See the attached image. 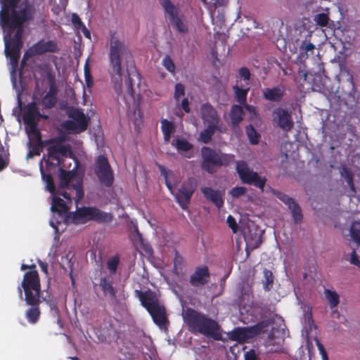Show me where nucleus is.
Listing matches in <instances>:
<instances>
[{
  "label": "nucleus",
  "instance_id": "nucleus-53",
  "mask_svg": "<svg viewBox=\"0 0 360 360\" xmlns=\"http://www.w3.org/2000/svg\"><path fill=\"white\" fill-rule=\"evenodd\" d=\"M246 191H247L245 187L236 186V187L233 188L230 191L229 193L233 198H238L242 195H244L245 194Z\"/></svg>",
  "mask_w": 360,
  "mask_h": 360
},
{
  "label": "nucleus",
  "instance_id": "nucleus-62",
  "mask_svg": "<svg viewBox=\"0 0 360 360\" xmlns=\"http://www.w3.org/2000/svg\"><path fill=\"white\" fill-rule=\"evenodd\" d=\"M349 261L351 264L356 265V266L360 268V260L354 250L351 253Z\"/></svg>",
  "mask_w": 360,
  "mask_h": 360
},
{
  "label": "nucleus",
  "instance_id": "nucleus-14",
  "mask_svg": "<svg viewBox=\"0 0 360 360\" xmlns=\"http://www.w3.org/2000/svg\"><path fill=\"white\" fill-rule=\"evenodd\" d=\"M274 124L285 132L290 131L295 125L292 112L287 109L277 107L272 112Z\"/></svg>",
  "mask_w": 360,
  "mask_h": 360
},
{
  "label": "nucleus",
  "instance_id": "nucleus-16",
  "mask_svg": "<svg viewBox=\"0 0 360 360\" xmlns=\"http://www.w3.org/2000/svg\"><path fill=\"white\" fill-rule=\"evenodd\" d=\"M200 117L206 126L221 129L220 117L217 110L210 103H205L200 105Z\"/></svg>",
  "mask_w": 360,
  "mask_h": 360
},
{
  "label": "nucleus",
  "instance_id": "nucleus-22",
  "mask_svg": "<svg viewBox=\"0 0 360 360\" xmlns=\"http://www.w3.org/2000/svg\"><path fill=\"white\" fill-rule=\"evenodd\" d=\"M285 95V89L283 86H276L272 88H265L262 90L263 98L269 101L279 103Z\"/></svg>",
  "mask_w": 360,
  "mask_h": 360
},
{
  "label": "nucleus",
  "instance_id": "nucleus-60",
  "mask_svg": "<svg viewBox=\"0 0 360 360\" xmlns=\"http://www.w3.org/2000/svg\"><path fill=\"white\" fill-rule=\"evenodd\" d=\"M72 23L73 25L77 28L79 29L82 26H83L84 24L82 21L81 18L77 13H72V18H71Z\"/></svg>",
  "mask_w": 360,
  "mask_h": 360
},
{
  "label": "nucleus",
  "instance_id": "nucleus-64",
  "mask_svg": "<svg viewBox=\"0 0 360 360\" xmlns=\"http://www.w3.org/2000/svg\"><path fill=\"white\" fill-rule=\"evenodd\" d=\"M32 135L33 136V139L36 141L37 146L43 147V141L41 140V134L39 130Z\"/></svg>",
  "mask_w": 360,
  "mask_h": 360
},
{
  "label": "nucleus",
  "instance_id": "nucleus-42",
  "mask_svg": "<svg viewBox=\"0 0 360 360\" xmlns=\"http://www.w3.org/2000/svg\"><path fill=\"white\" fill-rule=\"evenodd\" d=\"M39 69L41 72H44L46 74L49 86L51 85H57L56 75L54 72H53L51 68L48 65H39Z\"/></svg>",
  "mask_w": 360,
  "mask_h": 360
},
{
  "label": "nucleus",
  "instance_id": "nucleus-52",
  "mask_svg": "<svg viewBox=\"0 0 360 360\" xmlns=\"http://www.w3.org/2000/svg\"><path fill=\"white\" fill-rule=\"evenodd\" d=\"M43 178L46 183V186H47L48 191L51 194H54L56 193V186H55L53 179L51 174H43Z\"/></svg>",
  "mask_w": 360,
  "mask_h": 360
},
{
  "label": "nucleus",
  "instance_id": "nucleus-45",
  "mask_svg": "<svg viewBox=\"0 0 360 360\" xmlns=\"http://www.w3.org/2000/svg\"><path fill=\"white\" fill-rule=\"evenodd\" d=\"M174 144L178 151L189 152L193 148V145L185 139H176Z\"/></svg>",
  "mask_w": 360,
  "mask_h": 360
},
{
  "label": "nucleus",
  "instance_id": "nucleus-61",
  "mask_svg": "<svg viewBox=\"0 0 360 360\" xmlns=\"http://www.w3.org/2000/svg\"><path fill=\"white\" fill-rule=\"evenodd\" d=\"M245 360H260L256 352L254 349H250L244 355Z\"/></svg>",
  "mask_w": 360,
  "mask_h": 360
},
{
  "label": "nucleus",
  "instance_id": "nucleus-57",
  "mask_svg": "<svg viewBox=\"0 0 360 360\" xmlns=\"http://www.w3.org/2000/svg\"><path fill=\"white\" fill-rule=\"evenodd\" d=\"M238 75L240 78H242L244 81L249 82L251 78V73L250 70L246 67H243L238 70Z\"/></svg>",
  "mask_w": 360,
  "mask_h": 360
},
{
  "label": "nucleus",
  "instance_id": "nucleus-56",
  "mask_svg": "<svg viewBox=\"0 0 360 360\" xmlns=\"http://www.w3.org/2000/svg\"><path fill=\"white\" fill-rule=\"evenodd\" d=\"M244 107L246 109V110L249 112L250 114V120H253L255 119L259 118V113L257 112L255 106L249 104H245Z\"/></svg>",
  "mask_w": 360,
  "mask_h": 360
},
{
  "label": "nucleus",
  "instance_id": "nucleus-41",
  "mask_svg": "<svg viewBox=\"0 0 360 360\" xmlns=\"http://www.w3.org/2000/svg\"><path fill=\"white\" fill-rule=\"evenodd\" d=\"M39 69L41 72H44L46 74L49 86L51 85H57L56 75L54 72H53L51 68L48 65H39Z\"/></svg>",
  "mask_w": 360,
  "mask_h": 360
},
{
  "label": "nucleus",
  "instance_id": "nucleus-38",
  "mask_svg": "<svg viewBox=\"0 0 360 360\" xmlns=\"http://www.w3.org/2000/svg\"><path fill=\"white\" fill-rule=\"evenodd\" d=\"M158 167L161 175L164 177L166 186L173 193V186L169 181V177L174 175L173 172L162 165H158Z\"/></svg>",
  "mask_w": 360,
  "mask_h": 360
},
{
  "label": "nucleus",
  "instance_id": "nucleus-49",
  "mask_svg": "<svg viewBox=\"0 0 360 360\" xmlns=\"http://www.w3.org/2000/svg\"><path fill=\"white\" fill-rule=\"evenodd\" d=\"M85 83L88 88H91L94 85V79L91 74V69L89 64V60L85 63L84 67Z\"/></svg>",
  "mask_w": 360,
  "mask_h": 360
},
{
  "label": "nucleus",
  "instance_id": "nucleus-25",
  "mask_svg": "<svg viewBox=\"0 0 360 360\" xmlns=\"http://www.w3.org/2000/svg\"><path fill=\"white\" fill-rule=\"evenodd\" d=\"M37 117L42 116L40 115L38 109L37 108L36 103L34 102H32L27 104L25 107L22 115L24 123L37 121Z\"/></svg>",
  "mask_w": 360,
  "mask_h": 360
},
{
  "label": "nucleus",
  "instance_id": "nucleus-28",
  "mask_svg": "<svg viewBox=\"0 0 360 360\" xmlns=\"http://www.w3.org/2000/svg\"><path fill=\"white\" fill-rule=\"evenodd\" d=\"M262 231L255 230L252 233V230L249 228L248 231L245 233L244 238L248 243H250L253 248H258L262 243Z\"/></svg>",
  "mask_w": 360,
  "mask_h": 360
},
{
  "label": "nucleus",
  "instance_id": "nucleus-1",
  "mask_svg": "<svg viewBox=\"0 0 360 360\" xmlns=\"http://www.w3.org/2000/svg\"><path fill=\"white\" fill-rule=\"evenodd\" d=\"M20 0H0L1 9L0 11V21L4 25L8 22L12 27L24 25L25 22L32 21L36 14V7L33 1Z\"/></svg>",
  "mask_w": 360,
  "mask_h": 360
},
{
  "label": "nucleus",
  "instance_id": "nucleus-58",
  "mask_svg": "<svg viewBox=\"0 0 360 360\" xmlns=\"http://www.w3.org/2000/svg\"><path fill=\"white\" fill-rule=\"evenodd\" d=\"M226 222L228 226L231 229L233 232L236 233L238 231V225L235 218L232 215H229L227 217Z\"/></svg>",
  "mask_w": 360,
  "mask_h": 360
},
{
  "label": "nucleus",
  "instance_id": "nucleus-32",
  "mask_svg": "<svg viewBox=\"0 0 360 360\" xmlns=\"http://www.w3.org/2000/svg\"><path fill=\"white\" fill-rule=\"evenodd\" d=\"M161 129L165 141L168 142L171 139L172 134L175 131L174 123L167 119H162L161 121Z\"/></svg>",
  "mask_w": 360,
  "mask_h": 360
},
{
  "label": "nucleus",
  "instance_id": "nucleus-30",
  "mask_svg": "<svg viewBox=\"0 0 360 360\" xmlns=\"http://www.w3.org/2000/svg\"><path fill=\"white\" fill-rule=\"evenodd\" d=\"M220 131V128L206 126L205 129L200 131L199 134V140L202 143L207 144L212 141V136L214 135L215 132Z\"/></svg>",
  "mask_w": 360,
  "mask_h": 360
},
{
  "label": "nucleus",
  "instance_id": "nucleus-33",
  "mask_svg": "<svg viewBox=\"0 0 360 360\" xmlns=\"http://www.w3.org/2000/svg\"><path fill=\"white\" fill-rule=\"evenodd\" d=\"M315 45L311 42H307L306 41H302L300 46V54L299 58L301 59H306L309 55L313 56L314 54Z\"/></svg>",
  "mask_w": 360,
  "mask_h": 360
},
{
  "label": "nucleus",
  "instance_id": "nucleus-37",
  "mask_svg": "<svg viewBox=\"0 0 360 360\" xmlns=\"http://www.w3.org/2000/svg\"><path fill=\"white\" fill-rule=\"evenodd\" d=\"M324 294L331 309L338 306L340 302V296L335 291L326 289Z\"/></svg>",
  "mask_w": 360,
  "mask_h": 360
},
{
  "label": "nucleus",
  "instance_id": "nucleus-54",
  "mask_svg": "<svg viewBox=\"0 0 360 360\" xmlns=\"http://www.w3.org/2000/svg\"><path fill=\"white\" fill-rule=\"evenodd\" d=\"M162 63L167 70H168L169 72H172V73L174 72L175 65H174L173 60L169 56H166L163 58Z\"/></svg>",
  "mask_w": 360,
  "mask_h": 360
},
{
  "label": "nucleus",
  "instance_id": "nucleus-47",
  "mask_svg": "<svg viewBox=\"0 0 360 360\" xmlns=\"http://www.w3.org/2000/svg\"><path fill=\"white\" fill-rule=\"evenodd\" d=\"M349 231L352 239L356 243H360V221L352 222Z\"/></svg>",
  "mask_w": 360,
  "mask_h": 360
},
{
  "label": "nucleus",
  "instance_id": "nucleus-12",
  "mask_svg": "<svg viewBox=\"0 0 360 360\" xmlns=\"http://www.w3.org/2000/svg\"><path fill=\"white\" fill-rule=\"evenodd\" d=\"M165 13L169 15V19L174 27L179 32L186 34L188 32V25L178 17L179 8L171 0H158Z\"/></svg>",
  "mask_w": 360,
  "mask_h": 360
},
{
  "label": "nucleus",
  "instance_id": "nucleus-3",
  "mask_svg": "<svg viewBox=\"0 0 360 360\" xmlns=\"http://www.w3.org/2000/svg\"><path fill=\"white\" fill-rule=\"evenodd\" d=\"M131 54L123 41L119 40L114 34L111 36L109 47L110 74L112 82L117 94H121L122 82V63L131 58Z\"/></svg>",
  "mask_w": 360,
  "mask_h": 360
},
{
  "label": "nucleus",
  "instance_id": "nucleus-13",
  "mask_svg": "<svg viewBox=\"0 0 360 360\" xmlns=\"http://www.w3.org/2000/svg\"><path fill=\"white\" fill-rule=\"evenodd\" d=\"M30 271L25 272L21 285L18 287L19 297L22 300V290H32V288H34L35 290H41V283L39 273L36 269V265H29Z\"/></svg>",
  "mask_w": 360,
  "mask_h": 360
},
{
  "label": "nucleus",
  "instance_id": "nucleus-2",
  "mask_svg": "<svg viewBox=\"0 0 360 360\" xmlns=\"http://www.w3.org/2000/svg\"><path fill=\"white\" fill-rule=\"evenodd\" d=\"M183 318L189 331L193 334H200L215 340H221L219 323L205 313L188 307L184 311Z\"/></svg>",
  "mask_w": 360,
  "mask_h": 360
},
{
  "label": "nucleus",
  "instance_id": "nucleus-9",
  "mask_svg": "<svg viewBox=\"0 0 360 360\" xmlns=\"http://www.w3.org/2000/svg\"><path fill=\"white\" fill-rule=\"evenodd\" d=\"M68 115L71 120H66L62 124L65 131L72 134H79L86 130L88 119L82 110L72 108Z\"/></svg>",
  "mask_w": 360,
  "mask_h": 360
},
{
  "label": "nucleus",
  "instance_id": "nucleus-55",
  "mask_svg": "<svg viewBox=\"0 0 360 360\" xmlns=\"http://www.w3.org/2000/svg\"><path fill=\"white\" fill-rule=\"evenodd\" d=\"M185 95V87L181 83H177L175 85V91L174 98L176 101H179L181 96Z\"/></svg>",
  "mask_w": 360,
  "mask_h": 360
},
{
  "label": "nucleus",
  "instance_id": "nucleus-40",
  "mask_svg": "<svg viewBox=\"0 0 360 360\" xmlns=\"http://www.w3.org/2000/svg\"><path fill=\"white\" fill-rule=\"evenodd\" d=\"M245 133L252 144L256 145L259 143L260 134L252 124H249L246 127Z\"/></svg>",
  "mask_w": 360,
  "mask_h": 360
},
{
  "label": "nucleus",
  "instance_id": "nucleus-35",
  "mask_svg": "<svg viewBox=\"0 0 360 360\" xmlns=\"http://www.w3.org/2000/svg\"><path fill=\"white\" fill-rule=\"evenodd\" d=\"M233 89L235 93L236 101L239 103L241 105H245V104H247V96L250 90V88L248 87L246 89H243L237 85H235L233 86Z\"/></svg>",
  "mask_w": 360,
  "mask_h": 360
},
{
  "label": "nucleus",
  "instance_id": "nucleus-29",
  "mask_svg": "<svg viewBox=\"0 0 360 360\" xmlns=\"http://www.w3.org/2000/svg\"><path fill=\"white\" fill-rule=\"evenodd\" d=\"M340 174L341 176L345 180L350 190L353 193H356L355 186L354 183V174L352 171L348 168L345 165H342Z\"/></svg>",
  "mask_w": 360,
  "mask_h": 360
},
{
  "label": "nucleus",
  "instance_id": "nucleus-44",
  "mask_svg": "<svg viewBox=\"0 0 360 360\" xmlns=\"http://www.w3.org/2000/svg\"><path fill=\"white\" fill-rule=\"evenodd\" d=\"M180 188L193 196L194 192L196 190L195 180L193 178L188 179L186 181L182 183Z\"/></svg>",
  "mask_w": 360,
  "mask_h": 360
},
{
  "label": "nucleus",
  "instance_id": "nucleus-24",
  "mask_svg": "<svg viewBox=\"0 0 360 360\" xmlns=\"http://www.w3.org/2000/svg\"><path fill=\"white\" fill-rule=\"evenodd\" d=\"M229 115L232 127H238L245 115V112L241 105H233L231 108Z\"/></svg>",
  "mask_w": 360,
  "mask_h": 360
},
{
  "label": "nucleus",
  "instance_id": "nucleus-17",
  "mask_svg": "<svg viewBox=\"0 0 360 360\" xmlns=\"http://www.w3.org/2000/svg\"><path fill=\"white\" fill-rule=\"evenodd\" d=\"M210 273L206 265L195 267L194 271L190 276L189 283L193 288H202L209 283Z\"/></svg>",
  "mask_w": 360,
  "mask_h": 360
},
{
  "label": "nucleus",
  "instance_id": "nucleus-4",
  "mask_svg": "<svg viewBox=\"0 0 360 360\" xmlns=\"http://www.w3.org/2000/svg\"><path fill=\"white\" fill-rule=\"evenodd\" d=\"M1 25L5 33L6 55L10 58L12 65L17 66L20 56V49L22 46L23 25L13 27L11 22L4 25V22H1Z\"/></svg>",
  "mask_w": 360,
  "mask_h": 360
},
{
  "label": "nucleus",
  "instance_id": "nucleus-21",
  "mask_svg": "<svg viewBox=\"0 0 360 360\" xmlns=\"http://www.w3.org/2000/svg\"><path fill=\"white\" fill-rule=\"evenodd\" d=\"M151 316L153 322L160 328L167 329L169 326V320L167 316L166 309L162 304L148 311Z\"/></svg>",
  "mask_w": 360,
  "mask_h": 360
},
{
  "label": "nucleus",
  "instance_id": "nucleus-5",
  "mask_svg": "<svg viewBox=\"0 0 360 360\" xmlns=\"http://www.w3.org/2000/svg\"><path fill=\"white\" fill-rule=\"evenodd\" d=\"M75 176V173L73 171L60 169L58 188L56 193L58 195H62L70 203L72 200L77 203L79 202L84 195L82 179L77 181L75 184H70Z\"/></svg>",
  "mask_w": 360,
  "mask_h": 360
},
{
  "label": "nucleus",
  "instance_id": "nucleus-36",
  "mask_svg": "<svg viewBox=\"0 0 360 360\" xmlns=\"http://www.w3.org/2000/svg\"><path fill=\"white\" fill-rule=\"evenodd\" d=\"M264 279L262 280L263 288L266 292L269 291L273 288L274 276L271 270L264 269L263 271Z\"/></svg>",
  "mask_w": 360,
  "mask_h": 360
},
{
  "label": "nucleus",
  "instance_id": "nucleus-6",
  "mask_svg": "<svg viewBox=\"0 0 360 360\" xmlns=\"http://www.w3.org/2000/svg\"><path fill=\"white\" fill-rule=\"evenodd\" d=\"M77 209L75 212H70L68 218L75 224H84L93 221L98 224H106L112 220L111 213L105 212L95 206H83L78 207V203L75 202Z\"/></svg>",
  "mask_w": 360,
  "mask_h": 360
},
{
  "label": "nucleus",
  "instance_id": "nucleus-23",
  "mask_svg": "<svg viewBox=\"0 0 360 360\" xmlns=\"http://www.w3.org/2000/svg\"><path fill=\"white\" fill-rule=\"evenodd\" d=\"M99 285L105 296L108 295L112 300L116 298V290L112 285V278L110 276L101 278Z\"/></svg>",
  "mask_w": 360,
  "mask_h": 360
},
{
  "label": "nucleus",
  "instance_id": "nucleus-7",
  "mask_svg": "<svg viewBox=\"0 0 360 360\" xmlns=\"http://www.w3.org/2000/svg\"><path fill=\"white\" fill-rule=\"evenodd\" d=\"M202 169L209 174H214L217 169L228 166L234 161V155L226 153L219 154L215 150L203 146L201 148Z\"/></svg>",
  "mask_w": 360,
  "mask_h": 360
},
{
  "label": "nucleus",
  "instance_id": "nucleus-63",
  "mask_svg": "<svg viewBox=\"0 0 360 360\" xmlns=\"http://www.w3.org/2000/svg\"><path fill=\"white\" fill-rule=\"evenodd\" d=\"M25 124L28 126V132L30 134H34L35 132L39 131V129H37V121L26 122L25 123Z\"/></svg>",
  "mask_w": 360,
  "mask_h": 360
},
{
  "label": "nucleus",
  "instance_id": "nucleus-27",
  "mask_svg": "<svg viewBox=\"0 0 360 360\" xmlns=\"http://www.w3.org/2000/svg\"><path fill=\"white\" fill-rule=\"evenodd\" d=\"M69 150V147L60 144L49 146L47 149L48 156L52 160L59 161L60 155H65L66 153Z\"/></svg>",
  "mask_w": 360,
  "mask_h": 360
},
{
  "label": "nucleus",
  "instance_id": "nucleus-46",
  "mask_svg": "<svg viewBox=\"0 0 360 360\" xmlns=\"http://www.w3.org/2000/svg\"><path fill=\"white\" fill-rule=\"evenodd\" d=\"M41 103L44 108L51 109L57 103V96L46 94L41 99Z\"/></svg>",
  "mask_w": 360,
  "mask_h": 360
},
{
  "label": "nucleus",
  "instance_id": "nucleus-59",
  "mask_svg": "<svg viewBox=\"0 0 360 360\" xmlns=\"http://www.w3.org/2000/svg\"><path fill=\"white\" fill-rule=\"evenodd\" d=\"M184 262V257L175 250V255L174 258V265L175 268H180Z\"/></svg>",
  "mask_w": 360,
  "mask_h": 360
},
{
  "label": "nucleus",
  "instance_id": "nucleus-43",
  "mask_svg": "<svg viewBox=\"0 0 360 360\" xmlns=\"http://www.w3.org/2000/svg\"><path fill=\"white\" fill-rule=\"evenodd\" d=\"M180 188L193 196L194 192L196 190L195 180L193 178L188 179L186 181L182 183Z\"/></svg>",
  "mask_w": 360,
  "mask_h": 360
},
{
  "label": "nucleus",
  "instance_id": "nucleus-8",
  "mask_svg": "<svg viewBox=\"0 0 360 360\" xmlns=\"http://www.w3.org/2000/svg\"><path fill=\"white\" fill-rule=\"evenodd\" d=\"M32 290H22L25 293L24 300L30 308L25 311V318L30 323H36L40 317L41 311L39 309L40 304L46 300V297H41V290H35L34 288H32Z\"/></svg>",
  "mask_w": 360,
  "mask_h": 360
},
{
  "label": "nucleus",
  "instance_id": "nucleus-39",
  "mask_svg": "<svg viewBox=\"0 0 360 360\" xmlns=\"http://www.w3.org/2000/svg\"><path fill=\"white\" fill-rule=\"evenodd\" d=\"M290 210L292 218L295 224H300L303 219L302 210L300 205L295 201L291 205L288 207Z\"/></svg>",
  "mask_w": 360,
  "mask_h": 360
},
{
  "label": "nucleus",
  "instance_id": "nucleus-18",
  "mask_svg": "<svg viewBox=\"0 0 360 360\" xmlns=\"http://www.w3.org/2000/svg\"><path fill=\"white\" fill-rule=\"evenodd\" d=\"M135 295L139 299L141 305L147 311L160 304L157 293L150 289L146 291L136 290Z\"/></svg>",
  "mask_w": 360,
  "mask_h": 360
},
{
  "label": "nucleus",
  "instance_id": "nucleus-11",
  "mask_svg": "<svg viewBox=\"0 0 360 360\" xmlns=\"http://www.w3.org/2000/svg\"><path fill=\"white\" fill-rule=\"evenodd\" d=\"M236 171L243 183L264 190L266 179L260 176L256 172L250 170L245 161L236 162Z\"/></svg>",
  "mask_w": 360,
  "mask_h": 360
},
{
  "label": "nucleus",
  "instance_id": "nucleus-10",
  "mask_svg": "<svg viewBox=\"0 0 360 360\" xmlns=\"http://www.w3.org/2000/svg\"><path fill=\"white\" fill-rule=\"evenodd\" d=\"M94 173L99 182L106 188H110L114 184V173L108 158L98 155L95 161Z\"/></svg>",
  "mask_w": 360,
  "mask_h": 360
},
{
  "label": "nucleus",
  "instance_id": "nucleus-26",
  "mask_svg": "<svg viewBox=\"0 0 360 360\" xmlns=\"http://www.w3.org/2000/svg\"><path fill=\"white\" fill-rule=\"evenodd\" d=\"M59 196H54L51 203V210L53 212H57L60 214H65L70 210L69 205H71L68 200L65 202L63 199Z\"/></svg>",
  "mask_w": 360,
  "mask_h": 360
},
{
  "label": "nucleus",
  "instance_id": "nucleus-50",
  "mask_svg": "<svg viewBox=\"0 0 360 360\" xmlns=\"http://www.w3.org/2000/svg\"><path fill=\"white\" fill-rule=\"evenodd\" d=\"M314 20L316 22V25L321 27L327 26L330 20L328 15L325 13H321L316 15L314 16Z\"/></svg>",
  "mask_w": 360,
  "mask_h": 360
},
{
  "label": "nucleus",
  "instance_id": "nucleus-19",
  "mask_svg": "<svg viewBox=\"0 0 360 360\" xmlns=\"http://www.w3.org/2000/svg\"><path fill=\"white\" fill-rule=\"evenodd\" d=\"M257 332L255 328L237 327L229 333V338L233 341L244 343L253 338Z\"/></svg>",
  "mask_w": 360,
  "mask_h": 360
},
{
  "label": "nucleus",
  "instance_id": "nucleus-34",
  "mask_svg": "<svg viewBox=\"0 0 360 360\" xmlns=\"http://www.w3.org/2000/svg\"><path fill=\"white\" fill-rule=\"evenodd\" d=\"M126 92L124 95V99L127 104H130L131 102H135V92L133 88V82L130 75H128V79L125 82Z\"/></svg>",
  "mask_w": 360,
  "mask_h": 360
},
{
  "label": "nucleus",
  "instance_id": "nucleus-31",
  "mask_svg": "<svg viewBox=\"0 0 360 360\" xmlns=\"http://www.w3.org/2000/svg\"><path fill=\"white\" fill-rule=\"evenodd\" d=\"M175 199L176 202L179 203L180 207L183 210H186L190 204L191 199L192 195L189 193H186L184 191L181 190L180 188L178 189V191L174 195Z\"/></svg>",
  "mask_w": 360,
  "mask_h": 360
},
{
  "label": "nucleus",
  "instance_id": "nucleus-15",
  "mask_svg": "<svg viewBox=\"0 0 360 360\" xmlns=\"http://www.w3.org/2000/svg\"><path fill=\"white\" fill-rule=\"evenodd\" d=\"M60 51L59 46L55 40L44 41L43 39L34 44L25 53V56H36L43 55L46 53H58Z\"/></svg>",
  "mask_w": 360,
  "mask_h": 360
},
{
  "label": "nucleus",
  "instance_id": "nucleus-51",
  "mask_svg": "<svg viewBox=\"0 0 360 360\" xmlns=\"http://www.w3.org/2000/svg\"><path fill=\"white\" fill-rule=\"evenodd\" d=\"M274 194L278 199L285 203L288 207L291 205V204L295 201L293 198L289 197L285 193L278 191H274Z\"/></svg>",
  "mask_w": 360,
  "mask_h": 360
},
{
  "label": "nucleus",
  "instance_id": "nucleus-20",
  "mask_svg": "<svg viewBox=\"0 0 360 360\" xmlns=\"http://www.w3.org/2000/svg\"><path fill=\"white\" fill-rule=\"evenodd\" d=\"M201 193L205 199L212 202L218 209H221L224 205V192L219 189H214L212 187L205 186L200 188Z\"/></svg>",
  "mask_w": 360,
  "mask_h": 360
},
{
  "label": "nucleus",
  "instance_id": "nucleus-48",
  "mask_svg": "<svg viewBox=\"0 0 360 360\" xmlns=\"http://www.w3.org/2000/svg\"><path fill=\"white\" fill-rule=\"evenodd\" d=\"M119 263L120 257L118 255H114L108 260L107 268L111 274H115L116 273Z\"/></svg>",
  "mask_w": 360,
  "mask_h": 360
}]
</instances>
